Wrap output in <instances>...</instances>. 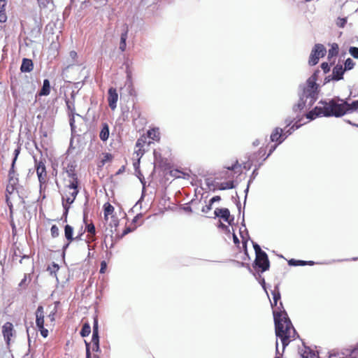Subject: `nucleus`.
I'll return each mask as SVG.
<instances>
[{"label": "nucleus", "instance_id": "f257e3e1", "mask_svg": "<svg viewBox=\"0 0 358 358\" xmlns=\"http://www.w3.org/2000/svg\"><path fill=\"white\" fill-rule=\"evenodd\" d=\"M322 107H316L307 114V118L313 120L317 116L341 117L346 113H351L358 108V100L349 103L343 100L332 99L329 102L322 103Z\"/></svg>", "mask_w": 358, "mask_h": 358}, {"label": "nucleus", "instance_id": "f03ea898", "mask_svg": "<svg viewBox=\"0 0 358 358\" xmlns=\"http://www.w3.org/2000/svg\"><path fill=\"white\" fill-rule=\"evenodd\" d=\"M273 317L276 336L280 338L283 348H285L295 338L296 331L286 313H277L273 310Z\"/></svg>", "mask_w": 358, "mask_h": 358}, {"label": "nucleus", "instance_id": "7ed1b4c3", "mask_svg": "<svg viewBox=\"0 0 358 358\" xmlns=\"http://www.w3.org/2000/svg\"><path fill=\"white\" fill-rule=\"evenodd\" d=\"M315 75L310 77L306 83V87L303 89V94L300 97V101L294 110H301L307 107L310 108L315 103L317 96V85L316 84Z\"/></svg>", "mask_w": 358, "mask_h": 358}, {"label": "nucleus", "instance_id": "20e7f679", "mask_svg": "<svg viewBox=\"0 0 358 358\" xmlns=\"http://www.w3.org/2000/svg\"><path fill=\"white\" fill-rule=\"evenodd\" d=\"M78 193V180L75 175L73 174L72 180L66 186L64 195L62 196V205L65 209L64 214L66 215L69 206L73 203Z\"/></svg>", "mask_w": 358, "mask_h": 358}, {"label": "nucleus", "instance_id": "39448f33", "mask_svg": "<svg viewBox=\"0 0 358 358\" xmlns=\"http://www.w3.org/2000/svg\"><path fill=\"white\" fill-rule=\"evenodd\" d=\"M326 48L322 44H316L313 49L309 58V64L315 65L317 64L319 59L324 56Z\"/></svg>", "mask_w": 358, "mask_h": 358}, {"label": "nucleus", "instance_id": "423d86ee", "mask_svg": "<svg viewBox=\"0 0 358 358\" xmlns=\"http://www.w3.org/2000/svg\"><path fill=\"white\" fill-rule=\"evenodd\" d=\"M19 154H20V148H17L14 151L15 157H14V159L12 162L11 169L9 171V182H10V186H8V187H7V190L8 192L10 191V188L12 189V191L14 189L13 186L16 184V182L17 181V179L13 176V174H14V165H15V161H16Z\"/></svg>", "mask_w": 358, "mask_h": 358}, {"label": "nucleus", "instance_id": "0eeeda50", "mask_svg": "<svg viewBox=\"0 0 358 358\" xmlns=\"http://www.w3.org/2000/svg\"><path fill=\"white\" fill-rule=\"evenodd\" d=\"M255 264L258 267L262 268V271H265L268 269L269 262L266 252H262L260 253V255H256Z\"/></svg>", "mask_w": 358, "mask_h": 358}, {"label": "nucleus", "instance_id": "6e6552de", "mask_svg": "<svg viewBox=\"0 0 358 358\" xmlns=\"http://www.w3.org/2000/svg\"><path fill=\"white\" fill-rule=\"evenodd\" d=\"M118 100V94L116 89L110 87L108 90V101L110 108L114 110L117 107V102Z\"/></svg>", "mask_w": 358, "mask_h": 358}, {"label": "nucleus", "instance_id": "1a4fd4ad", "mask_svg": "<svg viewBox=\"0 0 358 358\" xmlns=\"http://www.w3.org/2000/svg\"><path fill=\"white\" fill-rule=\"evenodd\" d=\"M36 173L39 182L41 184L45 183L46 182L47 173L43 162H39L36 164Z\"/></svg>", "mask_w": 358, "mask_h": 358}, {"label": "nucleus", "instance_id": "9d476101", "mask_svg": "<svg viewBox=\"0 0 358 358\" xmlns=\"http://www.w3.org/2000/svg\"><path fill=\"white\" fill-rule=\"evenodd\" d=\"M2 333L6 343H10V337L13 335V326L10 322H6L2 327Z\"/></svg>", "mask_w": 358, "mask_h": 358}, {"label": "nucleus", "instance_id": "9b49d317", "mask_svg": "<svg viewBox=\"0 0 358 358\" xmlns=\"http://www.w3.org/2000/svg\"><path fill=\"white\" fill-rule=\"evenodd\" d=\"M36 324L38 328L44 326V312L41 306H39L36 311Z\"/></svg>", "mask_w": 358, "mask_h": 358}, {"label": "nucleus", "instance_id": "f8f14e48", "mask_svg": "<svg viewBox=\"0 0 358 358\" xmlns=\"http://www.w3.org/2000/svg\"><path fill=\"white\" fill-rule=\"evenodd\" d=\"M214 213L216 217H220L224 221L230 223V213L227 208H216Z\"/></svg>", "mask_w": 358, "mask_h": 358}, {"label": "nucleus", "instance_id": "ddd939ff", "mask_svg": "<svg viewBox=\"0 0 358 358\" xmlns=\"http://www.w3.org/2000/svg\"><path fill=\"white\" fill-rule=\"evenodd\" d=\"M284 140L285 138H283L282 129L280 128H275L271 135V141L273 142L278 141V145H279Z\"/></svg>", "mask_w": 358, "mask_h": 358}, {"label": "nucleus", "instance_id": "4468645a", "mask_svg": "<svg viewBox=\"0 0 358 358\" xmlns=\"http://www.w3.org/2000/svg\"><path fill=\"white\" fill-rule=\"evenodd\" d=\"M345 69L343 68L342 65L337 64L332 71V80H339L343 78V75L345 72Z\"/></svg>", "mask_w": 358, "mask_h": 358}, {"label": "nucleus", "instance_id": "2eb2a0df", "mask_svg": "<svg viewBox=\"0 0 358 358\" xmlns=\"http://www.w3.org/2000/svg\"><path fill=\"white\" fill-rule=\"evenodd\" d=\"M7 4V0H0V22L3 23L7 20V15L5 7Z\"/></svg>", "mask_w": 358, "mask_h": 358}, {"label": "nucleus", "instance_id": "dca6fc26", "mask_svg": "<svg viewBox=\"0 0 358 358\" xmlns=\"http://www.w3.org/2000/svg\"><path fill=\"white\" fill-rule=\"evenodd\" d=\"M33 69V62L31 59H23L20 67L22 72H30Z\"/></svg>", "mask_w": 358, "mask_h": 358}, {"label": "nucleus", "instance_id": "f3484780", "mask_svg": "<svg viewBox=\"0 0 358 358\" xmlns=\"http://www.w3.org/2000/svg\"><path fill=\"white\" fill-rule=\"evenodd\" d=\"M50 92V85L48 79L43 80V87L39 92V96H48Z\"/></svg>", "mask_w": 358, "mask_h": 358}, {"label": "nucleus", "instance_id": "a211bd4d", "mask_svg": "<svg viewBox=\"0 0 358 358\" xmlns=\"http://www.w3.org/2000/svg\"><path fill=\"white\" fill-rule=\"evenodd\" d=\"M99 137L101 140H102L103 141H106L108 140L109 137V127L106 123H104L103 124L102 129L99 134Z\"/></svg>", "mask_w": 358, "mask_h": 358}, {"label": "nucleus", "instance_id": "6ab92c4d", "mask_svg": "<svg viewBox=\"0 0 358 358\" xmlns=\"http://www.w3.org/2000/svg\"><path fill=\"white\" fill-rule=\"evenodd\" d=\"M104 209V219L105 220H108V216L112 215L114 212V207L109 203H106L103 206Z\"/></svg>", "mask_w": 358, "mask_h": 358}, {"label": "nucleus", "instance_id": "aec40b11", "mask_svg": "<svg viewBox=\"0 0 358 358\" xmlns=\"http://www.w3.org/2000/svg\"><path fill=\"white\" fill-rule=\"evenodd\" d=\"M92 342L93 343V350L95 351H98L99 347V336H98V330L97 329L93 330Z\"/></svg>", "mask_w": 358, "mask_h": 358}, {"label": "nucleus", "instance_id": "412c9836", "mask_svg": "<svg viewBox=\"0 0 358 358\" xmlns=\"http://www.w3.org/2000/svg\"><path fill=\"white\" fill-rule=\"evenodd\" d=\"M148 136L150 138L155 141L159 140V131L158 129H152L148 131Z\"/></svg>", "mask_w": 358, "mask_h": 358}, {"label": "nucleus", "instance_id": "4be33fe9", "mask_svg": "<svg viewBox=\"0 0 358 358\" xmlns=\"http://www.w3.org/2000/svg\"><path fill=\"white\" fill-rule=\"evenodd\" d=\"M73 228L70 225H66L64 229L65 237L69 242L73 240Z\"/></svg>", "mask_w": 358, "mask_h": 358}, {"label": "nucleus", "instance_id": "5701e85b", "mask_svg": "<svg viewBox=\"0 0 358 358\" xmlns=\"http://www.w3.org/2000/svg\"><path fill=\"white\" fill-rule=\"evenodd\" d=\"M91 332V327L89 324H85L80 331V335L83 337L87 336Z\"/></svg>", "mask_w": 358, "mask_h": 358}, {"label": "nucleus", "instance_id": "b1692460", "mask_svg": "<svg viewBox=\"0 0 358 358\" xmlns=\"http://www.w3.org/2000/svg\"><path fill=\"white\" fill-rule=\"evenodd\" d=\"M232 188H234V184H233V182H231V181L221 182L219 185V189L221 190L229 189H232Z\"/></svg>", "mask_w": 358, "mask_h": 358}, {"label": "nucleus", "instance_id": "393cba45", "mask_svg": "<svg viewBox=\"0 0 358 358\" xmlns=\"http://www.w3.org/2000/svg\"><path fill=\"white\" fill-rule=\"evenodd\" d=\"M345 70H351L354 68L355 62L350 58H348L345 62Z\"/></svg>", "mask_w": 358, "mask_h": 358}, {"label": "nucleus", "instance_id": "a878e982", "mask_svg": "<svg viewBox=\"0 0 358 358\" xmlns=\"http://www.w3.org/2000/svg\"><path fill=\"white\" fill-rule=\"evenodd\" d=\"M273 299L275 301V305H277L278 300L280 299V294L278 289V286H276L273 291H272Z\"/></svg>", "mask_w": 358, "mask_h": 358}, {"label": "nucleus", "instance_id": "bb28decb", "mask_svg": "<svg viewBox=\"0 0 358 358\" xmlns=\"http://www.w3.org/2000/svg\"><path fill=\"white\" fill-rule=\"evenodd\" d=\"M299 127L300 125H293L290 129H289L288 130L285 131L284 134H282L283 138H285V139L289 135H290L292 133V131L299 129Z\"/></svg>", "mask_w": 358, "mask_h": 358}, {"label": "nucleus", "instance_id": "cd10ccee", "mask_svg": "<svg viewBox=\"0 0 358 358\" xmlns=\"http://www.w3.org/2000/svg\"><path fill=\"white\" fill-rule=\"evenodd\" d=\"M112 155L109 153H106L102 158L101 163L102 165H104L106 163L110 162L112 160Z\"/></svg>", "mask_w": 358, "mask_h": 358}, {"label": "nucleus", "instance_id": "c85d7f7f", "mask_svg": "<svg viewBox=\"0 0 358 358\" xmlns=\"http://www.w3.org/2000/svg\"><path fill=\"white\" fill-rule=\"evenodd\" d=\"M350 54L355 59H358V48L350 47L349 49Z\"/></svg>", "mask_w": 358, "mask_h": 358}, {"label": "nucleus", "instance_id": "c756f323", "mask_svg": "<svg viewBox=\"0 0 358 358\" xmlns=\"http://www.w3.org/2000/svg\"><path fill=\"white\" fill-rule=\"evenodd\" d=\"M50 231H51V235L52 237L55 238L59 236V228L56 225L52 226V227L50 229Z\"/></svg>", "mask_w": 358, "mask_h": 358}, {"label": "nucleus", "instance_id": "7c9ffc66", "mask_svg": "<svg viewBox=\"0 0 358 358\" xmlns=\"http://www.w3.org/2000/svg\"><path fill=\"white\" fill-rule=\"evenodd\" d=\"M59 269V266L55 264L52 263L51 266H48V270L50 271V274L55 273Z\"/></svg>", "mask_w": 358, "mask_h": 358}, {"label": "nucleus", "instance_id": "2f4dec72", "mask_svg": "<svg viewBox=\"0 0 358 358\" xmlns=\"http://www.w3.org/2000/svg\"><path fill=\"white\" fill-rule=\"evenodd\" d=\"M128 28L127 27L123 33H122L120 36V43H126V41L128 35Z\"/></svg>", "mask_w": 358, "mask_h": 358}, {"label": "nucleus", "instance_id": "473e14b6", "mask_svg": "<svg viewBox=\"0 0 358 358\" xmlns=\"http://www.w3.org/2000/svg\"><path fill=\"white\" fill-rule=\"evenodd\" d=\"M87 230L91 234H95V227L93 224H90L87 226Z\"/></svg>", "mask_w": 358, "mask_h": 358}, {"label": "nucleus", "instance_id": "72a5a7b5", "mask_svg": "<svg viewBox=\"0 0 358 358\" xmlns=\"http://www.w3.org/2000/svg\"><path fill=\"white\" fill-rule=\"evenodd\" d=\"M253 247H254V249H255V253H256V255H260V253H262V252H264V251H262L259 247V245H257V243H255L253 245Z\"/></svg>", "mask_w": 358, "mask_h": 358}, {"label": "nucleus", "instance_id": "f704fd0d", "mask_svg": "<svg viewBox=\"0 0 358 358\" xmlns=\"http://www.w3.org/2000/svg\"><path fill=\"white\" fill-rule=\"evenodd\" d=\"M38 329L41 331V336H43L44 338H46L48 335V329H45L44 326H43L42 328H38Z\"/></svg>", "mask_w": 358, "mask_h": 358}, {"label": "nucleus", "instance_id": "c9c22d12", "mask_svg": "<svg viewBox=\"0 0 358 358\" xmlns=\"http://www.w3.org/2000/svg\"><path fill=\"white\" fill-rule=\"evenodd\" d=\"M321 67L323 69L324 73H327L329 71L330 67L328 63L324 62L321 64Z\"/></svg>", "mask_w": 358, "mask_h": 358}, {"label": "nucleus", "instance_id": "e433bc0d", "mask_svg": "<svg viewBox=\"0 0 358 358\" xmlns=\"http://www.w3.org/2000/svg\"><path fill=\"white\" fill-rule=\"evenodd\" d=\"M106 268V263L105 262H102L101 264L100 273H103Z\"/></svg>", "mask_w": 358, "mask_h": 358}, {"label": "nucleus", "instance_id": "4c0bfd02", "mask_svg": "<svg viewBox=\"0 0 358 358\" xmlns=\"http://www.w3.org/2000/svg\"><path fill=\"white\" fill-rule=\"evenodd\" d=\"M220 200V197L219 196H213L210 200V203L212 204L213 203H214L215 201H218Z\"/></svg>", "mask_w": 358, "mask_h": 358}, {"label": "nucleus", "instance_id": "58836bf2", "mask_svg": "<svg viewBox=\"0 0 358 358\" xmlns=\"http://www.w3.org/2000/svg\"><path fill=\"white\" fill-rule=\"evenodd\" d=\"M210 209H211V203H210V204L208 206H206L203 208L202 211L204 212V213H207Z\"/></svg>", "mask_w": 358, "mask_h": 358}, {"label": "nucleus", "instance_id": "ea45409f", "mask_svg": "<svg viewBox=\"0 0 358 358\" xmlns=\"http://www.w3.org/2000/svg\"><path fill=\"white\" fill-rule=\"evenodd\" d=\"M127 43H120V50L124 52L126 50Z\"/></svg>", "mask_w": 358, "mask_h": 358}, {"label": "nucleus", "instance_id": "a19ab883", "mask_svg": "<svg viewBox=\"0 0 358 358\" xmlns=\"http://www.w3.org/2000/svg\"><path fill=\"white\" fill-rule=\"evenodd\" d=\"M69 55L73 59H75L77 57V53L75 51H71L70 52Z\"/></svg>", "mask_w": 358, "mask_h": 358}, {"label": "nucleus", "instance_id": "79ce46f5", "mask_svg": "<svg viewBox=\"0 0 358 358\" xmlns=\"http://www.w3.org/2000/svg\"><path fill=\"white\" fill-rule=\"evenodd\" d=\"M297 261L298 260H295V259H290L289 261V265H292V266H298V264H297Z\"/></svg>", "mask_w": 358, "mask_h": 358}, {"label": "nucleus", "instance_id": "37998d69", "mask_svg": "<svg viewBox=\"0 0 358 358\" xmlns=\"http://www.w3.org/2000/svg\"><path fill=\"white\" fill-rule=\"evenodd\" d=\"M296 264H298V266H304L307 264V262L304 261L298 260Z\"/></svg>", "mask_w": 358, "mask_h": 358}, {"label": "nucleus", "instance_id": "c03bdc74", "mask_svg": "<svg viewBox=\"0 0 358 358\" xmlns=\"http://www.w3.org/2000/svg\"><path fill=\"white\" fill-rule=\"evenodd\" d=\"M277 145H278V144H277V145H273V146L271 148V150H270V151H269V153H268V156H269V155H271V153H272V152L275 150V148H277Z\"/></svg>", "mask_w": 358, "mask_h": 358}, {"label": "nucleus", "instance_id": "a18cd8bd", "mask_svg": "<svg viewBox=\"0 0 358 358\" xmlns=\"http://www.w3.org/2000/svg\"><path fill=\"white\" fill-rule=\"evenodd\" d=\"M341 23L340 26L343 27L345 24L346 23V20L345 19H340Z\"/></svg>", "mask_w": 358, "mask_h": 358}, {"label": "nucleus", "instance_id": "49530a36", "mask_svg": "<svg viewBox=\"0 0 358 358\" xmlns=\"http://www.w3.org/2000/svg\"><path fill=\"white\" fill-rule=\"evenodd\" d=\"M234 241L236 244L239 243V241L235 234H234Z\"/></svg>", "mask_w": 358, "mask_h": 358}, {"label": "nucleus", "instance_id": "de8ad7c7", "mask_svg": "<svg viewBox=\"0 0 358 358\" xmlns=\"http://www.w3.org/2000/svg\"><path fill=\"white\" fill-rule=\"evenodd\" d=\"M73 123H74V120H73V119L72 118V119H71V120H70V124H71V129H73V127H74V126H73Z\"/></svg>", "mask_w": 358, "mask_h": 358}, {"label": "nucleus", "instance_id": "09e8293b", "mask_svg": "<svg viewBox=\"0 0 358 358\" xmlns=\"http://www.w3.org/2000/svg\"><path fill=\"white\" fill-rule=\"evenodd\" d=\"M94 329H97L98 330V324H97V322L96 321H95V322H94L93 330Z\"/></svg>", "mask_w": 358, "mask_h": 358}, {"label": "nucleus", "instance_id": "8fccbe9b", "mask_svg": "<svg viewBox=\"0 0 358 358\" xmlns=\"http://www.w3.org/2000/svg\"><path fill=\"white\" fill-rule=\"evenodd\" d=\"M259 144V141L258 140H256L255 141L253 142V145L255 146H257Z\"/></svg>", "mask_w": 358, "mask_h": 358}, {"label": "nucleus", "instance_id": "3c124183", "mask_svg": "<svg viewBox=\"0 0 358 358\" xmlns=\"http://www.w3.org/2000/svg\"><path fill=\"white\" fill-rule=\"evenodd\" d=\"M136 153H137V155H138V156L140 154H141V155H143V153H142V152H141V149H139V150L136 152Z\"/></svg>", "mask_w": 358, "mask_h": 358}, {"label": "nucleus", "instance_id": "603ef678", "mask_svg": "<svg viewBox=\"0 0 358 358\" xmlns=\"http://www.w3.org/2000/svg\"><path fill=\"white\" fill-rule=\"evenodd\" d=\"M66 104H67L68 108H69V109H71V106L70 105L69 101H67V102H66Z\"/></svg>", "mask_w": 358, "mask_h": 358}, {"label": "nucleus", "instance_id": "864d4df0", "mask_svg": "<svg viewBox=\"0 0 358 358\" xmlns=\"http://www.w3.org/2000/svg\"><path fill=\"white\" fill-rule=\"evenodd\" d=\"M307 264H309V265H313L314 262H312V261H310V262H307Z\"/></svg>", "mask_w": 358, "mask_h": 358}, {"label": "nucleus", "instance_id": "5fc2aeb1", "mask_svg": "<svg viewBox=\"0 0 358 358\" xmlns=\"http://www.w3.org/2000/svg\"><path fill=\"white\" fill-rule=\"evenodd\" d=\"M140 145H141V143H140V141H139V140H138V141H137V143H136V146H137V147H139Z\"/></svg>", "mask_w": 358, "mask_h": 358}, {"label": "nucleus", "instance_id": "6e6d98bb", "mask_svg": "<svg viewBox=\"0 0 358 358\" xmlns=\"http://www.w3.org/2000/svg\"><path fill=\"white\" fill-rule=\"evenodd\" d=\"M271 306H276L277 305H275V301H273V302H271Z\"/></svg>", "mask_w": 358, "mask_h": 358}, {"label": "nucleus", "instance_id": "4d7b16f0", "mask_svg": "<svg viewBox=\"0 0 358 358\" xmlns=\"http://www.w3.org/2000/svg\"><path fill=\"white\" fill-rule=\"evenodd\" d=\"M9 208H10V213H12V205H9Z\"/></svg>", "mask_w": 358, "mask_h": 358}, {"label": "nucleus", "instance_id": "13d9d810", "mask_svg": "<svg viewBox=\"0 0 358 358\" xmlns=\"http://www.w3.org/2000/svg\"><path fill=\"white\" fill-rule=\"evenodd\" d=\"M38 3H39L40 4H43V3H45V1H44V0H41V3H40L39 1H38Z\"/></svg>", "mask_w": 358, "mask_h": 358}, {"label": "nucleus", "instance_id": "bf43d9fd", "mask_svg": "<svg viewBox=\"0 0 358 358\" xmlns=\"http://www.w3.org/2000/svg\"><path fill=\"white\" fill-rule=\"evenodd\" d=\"M49 317H50L51 320H54V317L53 316L49 315Z\"/></svg>", "mask_w": 358, "mask_h": 358}, {"label": "nucleus", "instance_id": "052dcab7", "mask_svg": "<svg viewBox=\"0 0 358 358\" xmlns=\"http://www.w3.org/2000/svg\"><path fill=\"white\" fill-rule=\"evenodd\" d=\"M69 245V243H68L65 246H64V249L66 248Z\"/></svg>", "mask_w": 358, "mask_h": 358}, {"label": "nucleus", "instance_id": "680f3d73", "mask_svg": "<svg viewBox=\"0 0 358 358\" xmlns=\"http://www.w3.org/2000/svg\"><path fill=\"white\" fill-rule=\"evenodd\" d=\"M278 341H276V350L278 351Z\"/></svg>", "mask_w": 358, "mask_h": 358}, {"label": "nucleus", "instance_id": "e2e57ef3", "mask_svg": "<svg viewBox=\"0 0 358 358\" xmlns=\"http://www.w3.org/2000/svg\"><path fill=\"white\" fill-rule=\"evenodd\" d=\"M331 52H334V50H329V54H331Z\"/></svg>", "mask_w": 358, "mask_h": 358}, {"label": "nucleus", "instance_id": "0e129e2a", "mask_svg": "<svg viewBox=\"0 0 358 358\" xmlns=\"http://www.w3.org/2000/svg\"><path fill=\"white\" fill-rule=\"evenodd\" d=\"M331 52H334V50H329V54H331Z\"/></svg>", "mask_w": 358, "mask_h": 358}, {"label": "nucleus", "instance_id": "69168bd1", "mask_svg": "<svg viewBox=\"0 0 358 358\" xmlns=\"http://www.w3.org/2000/svg\"><path fill=\"white\" fill-rule=\"evenodd\" d=\"M40 3H41V0H38Z\"/></svg>", "mask_w": 358, "mask_h": 358}, {"label": "nucleus", "instance_id": "338daca9", "mask_svg": "<svg viewBox=\"0 0 358 358\" xmlns=\"http://www.w3.org/2000/svg\"><path fill=\"white\" fill-rule=\"evenodd\" d=\"M355 125H356L357 127H358V125H357V124H355Z\"/></svg>", "mask_w": 358, "mask_h": 358}, {"label": "nucleus", "instance_id": "774afa93", "mask_svg": "<svg viewBox=\"0 0 358 358\" xmlns=\"http://www.w3.org/2000/svg\"><path fill=\"white\" fill-rule=\"evenodd\" d=\"M275 358H279V357H275Z\"/></svg>", "mask_w": 358, "mask_h": 358}]
</instances>
